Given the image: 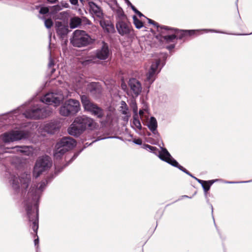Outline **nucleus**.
<instances>
[{"label":"nucleus","instance_id":"f257e3e1","mask_svg":"<svg viewBox=\"0 0 252 252\" xmlns=\"http://www.w3.org/2000/svg\"><path fill=\"white\" fill-rule=\"evenodd\" d=\"M12 188L16 191L21 190L23 192L28 191L26 204L27 215L29 221L32 222V228L35 233H37L38 228V209L37 202L40 195L46 186L45 182H41L39 186L32 185L28 189L31 183V176L29 174L24 173L18 179L15 176H12L10 180Z\"/></svg>","mask_w":252,"mask_h":252},{"label":"nucleus","instance_id":"f03ea898","mask_svg":"<svg viewBox=\"0 0 252 252\" xmlns=\"http://www.w3.org/2000/svg\"><path fill=\"white\" fill-rule=\"evenodd\" d=\"M97 126L96 123L91 118L82 116L76 117L68 128L70 135L78 136L87 129L93 130Z\"/></svg>","mask_w":252,"mask_h":252},{"label":"nucleus","instance_id":"7ed1b4c3","mask_svg":"<svg viewBox=\"0 0 252 252\" xmlns=\"http://www.w3.org/2000/svg\"><path fill=\"white\" fill-rule=\"evenodd\" d=\"M52 165L51 158L44 156L39 157L36 160L33 169V176L35 178L38 177L43 172L50 168Z\"/></svg>","mask_w":252,"mask_h":252},{"label":"nucleus","instance_id":"20e7f679","mask_svg":"<svg viewBox=\"0 0 252 252\" xmlns=\"http://www.w3.org/2000/svg\"><path fill=\"white\" fill-rule=\"evenodd\" d=\"M94 41L85 31L76 30L70 39L71 43L75 47H81L88 45Z\"/></svg>","mask_w":252,"mask_h":252},{"label":"nucleus","instance_id":"39448f33","mask_svg":"<svg viewBox=\"0 0 252 252\" xmlns=\"http://www.w3.org/2000/svg\"><path fill=\"white\" fill-rule=\"evenodd\" d=\"M53 110L49 106L41 108L37 105L27 110L24 115L28 118L39 119L50 116Z\"/></svg>","mask_w":252,"mask_h":252},{"label":"nucleus","instance_id":"423d86ee","mask_svg":"<svg viewBox=\"0 0 252 252\" xmlns=\"http://www.w3.org/2000/svg\"><path fill=\"white\" fill-rule=\"evenodd\" d=\"M68 96V92L63 94L60 91H57L46 94L41 98V101L49 105L54 104L55 106H56L59 105L64 98Z\"/></svg>","mask_w":252,"mask_h":252},{"label":"nucleus","instance_id":"0eeeda50","mask_svg":"<svg viewBox=\"0 0 252 252\" xmlns=\"http://www.w3.org/2000/svg\"><path fill=\"white\" fill-rule=\"evenodd\" d=\"M81 98L83 106L86 111L90 112L92 115L98 118L102 117L103 111L101 108L91 102L86 95H82Z\"/></svg>","mask_w":252,"mask_h":252},{"label":"nucleus","instance_id":"6e6552de","mask_svg":"<svg viewBox=\"0 0 252 252\" xmlns=\"http://www.w3.org/2000/svg\"><path fill=\"white\" fill-rule=\"evenodd\" d=\"M28 137L27 132L17 130H12L3 134L2 139L5 142L18 141Z\"/></svg>","mask_w":252,"mask_h":252},{"label":"nucleus","instance_id":"1a4fd4ad","mask_svg":"<svg viewBox=\"0 0 252 252\" xmlns=\"http://www.w3.org/2000/svg\"><path fill=\"white\" fill-rule=\"evenodd\" d=\"M158 156L161 160L166 162L174 167H177L186 174L188 172L185 168L179 165L178 162L172 157L166 149H162Z\"/></svg>","mask_w":252,"mask_h":252},{"label":"nucleus","instance_id":"9d476101","mask_svg":"<svg viewBox=\"0 0 252 252\" xmlns=\"http://www.w3.org/2000/svg\"><path fill=\"white\" fill-rule=\"evenodd\" d=\"M122 19L116 24V28L119 34L122 35H126L130 33L131 31L130 24L127 22L126 17L123 14H121Z\"/></svg>","mask_w":252,"mask_h":252},{"label":"nucleus","instance_id":"9b49d317","mask_svg":"<svg viewBox=\"0 0 252 252\" xmlns=\"http://www.w3.org/2000/svg\"><path fill=\"white\" fill-rule=\"evenodd\" d=\"M160 63L159 60H156L152 63L150 68L146 75V81L149 84H151L155 80L156 75L159 72L160 68L158 70V66Z\"/></svg>","mask_w":252,"mask_h":252},{"label":"nucleus","instance_id":"f8f14e48","mask_svg":"<svg viewBox=\"0 0 252 252\" xmlns=\"http://www.w3.org/2000/svg\"><path fill=\"white\" fill-rule=\"evenodd\" d=\"M8 153L21 154L23 155L32 156L34 154V150L32 147L30 146H15L11 149Z\"/></svg>","mask_w":252,"mask_h":252},{"label":"nucleus","instance_id":"ddd939ff","mask_svg":"<svg viewBox=\"0 0 252 252\" xmlns=\"http://www.w3.org/2000/svg\"><path fill=\"white\" fill-rule=\"evenodd\" d=\"M95 55L96 57L100 60H106L110 55L108 44L102 42V46L96 50Z\"/></svg>","mask_w":252,"mask_h":252},{"label":"nucleus","instance_id":"4468645a","mask_svg":"<svg viewBox=\"0 0 252 252\" xmlns=\"http://www.w3.org/2000/svg\"><path fill=\"white\" fill-rule=\"evenodd\" d=\"M55 28L57 35L62 38L66 35L69 32L67 25L61 21L55 22Z\"/></svg>","mask_w":252,"mask_h":252},{"label":"nucleus","instance_id":"2eb2a0df","mask_svg":"<svg viewBox=\"0 0 252 252\" xmlns=\"http://www.w3.org/2000/svg\"><path fill=\"white\" fill-rule=\"evenodd\" d=\"M90 13L99 19L103 17V13L101 8L93 1H89L88 3Z\"/></svg>","mask_w":252,"mask_h":252},{"label":"nucleus","instance_id":"dca6fc26","mask_svg":"<svg viewBox=\"0 0 252 252\" xmlns=\"http://www.w3.org/2000/svg\"><path fill=\"white\" fill-rule=\"evenodd\" d=\"M129 86L134 95L137 96L139 95L142 90L140 83L136 79L132 78L129 81Z\"/></svg>","mask_w":252,"mask_h":252},{"label":"nucleus","instance_id":"f3484780","mask_svg":"<svg viewBox=\"0 0 252 252\" xmlns=\"http://www.w3.org/2000/svg\"><path fill=\"white\" fill-rule=\"evenodd\" d=\"M59 145H62L67 151L72 149L76 146V141L72 138L69 137H64L59 142Z\"/></svg>","mask_w":252,"mask_h":252},{"label":"nucleus","instance_id":"a211bd4d","mask_svg":"<svg viewBox=\"0 0 252 252\" xmlns=\"http://www.w3.org/2000/svg\"><path fill=\"white\" fill-rule=\"evenodd\" d=\"M65 103L72 114L77 113L80 109V103L78 100L70 99Z\"/></svg>","mask_w":252,"mask_h":252},{"label":"nucleus","instance_id":"6ab92c4d","mask_svg":"<svg viewBox=\"0 0 252 252\" xmlns=\"http://www.w3.org/2000/svg\"><path fill=\"white\" fill-rule=\"evenodd\" d=\"M59 125L56 122H51L46 124L44 126V130L49 133H53L58 129Z\"/></svg>","mask_w":252,"mask_h":252},{"label":"nucleus","instance_id":"aec40b11","mask_svg":"<svg viewBox=\"0 0 252 252\" xmlns=\"http://www.w3.org/2000/svg\"><path fill=\"white\" fill-rule=\"evenodd\" d=\"M100 25L103 29L108 33H113L115 32V28L113 24L109 22H106L100 19Z\"/></svg>","mask_w":252,"mask_h":252},{"label":"nucleus","instance_id":"412c9836","mask_svg":"<svg viewBox=\"0 0 252 252\" xmlns=\"http://www.w3.org/2000/svg\"><path fill=\"white\" fill-rule=\"evenodd\" d=\"M67 151L64 148L63 146L59 145V143H57L56 145V149L54 152V156L56 158H59L61 157Z\"/></svg>","mask_w":252,"mask_h":252},{"label":"nucleus","instance_id":"4be33fe9","mask_svg":"<svg viewBox=\"0 0 252 252\" xmlns=\"http://www.w3.org/2000/svg\"><path fill=\"white\" fill-rule=\"evenodd\" d=\"M131 127L135 130H141L142 126L138 116H133V122L131 124Z\"/></svg>","mask_w":252,"mask_h":252},{"label":"nucleus","instance_id":"5701e85b","mask_svg":"<svg viewBox=\"0 0 252 252\" xmlns=\"http://www.w3.org/2000/svg\"><path fill=\"white\" fill-rule=\"evenodd\" d=\"M147 126L150 130L153 133H155L158 126L157 122L155 118L151 117Z\"/></svg>","mask_w":252,"mask_h":252},{"label":"nucleus","instance_id":"b1692460","mask_svg":"<svg viewBox=\"0 0 252 252\" xmlns=\"http://www.w3.org/2000/svg\"><path fill=\"white\" fill-rule=\"evenodd\" d=\"M142 147L143 149L146 150L147 151L154 153L155 154L158 155V157L159 154L161 151V149L164 148L160 147V151H158L156 147L149 145L148 144H144Z\"/></svg>","mask_w":252,"mask_h":252},{"label":"nucleus","instance_id":"393cba45","mask_svg":"<svg viewBox=\"0 0 252 252\" xmlns=\"http://www.w3.org/2000/svg\"><path fill=\"white\" fill-rule=\"evenodd\" d=\"M142 147L143 149L146 150L147 151L154 153L155 154L158 155V157L159 154L161 151V149L164 148L160 147V151H158L156 147L149 145L148 144H144Z\"/></svg>","mask_w":252,"mask_h":252},{"label":"nucleus","instance_id":"a878e982","mask_svg":"<svg viewBox=\"0 0 252 252\" xmlns=\"http://www.w3.org/2000/svg\"><path fill=\"white\" fill-rule=\"evenodd\" d=\"M81 23V20L78 17L71 18L70 20V27L71 29H75L78 27Z\"/></svg>","mask_w":252,"mask_h":252},{"label":"nucleus","instance_id":"bb28decb","mask_svg":"<svg viewBox=\"0 0 252 252\" xmlns=\"http://www.w3.org/2000/svg\"><path fill=\"white\" fill-rule=\"evenodd\" d=\"M201 30H186L183 31L182 32H184V35H192L196 34L197 32H199ZM202 31H204L205 32H218L213 30H202ZM222 33V32H220Z\"/></svg>","mask_w":252,"mask_h":252},{"label":"nucleus","instance_id":"cd10ccee","mask_svg":"<svg viewBox=\"0 0 252 252\" xmlns=\"http://www.w3.org/2000/svg\"><path fill=\"white\" fill-rule=\"evenodd\" d=\"M149 23L154 25L157 28V30L158 32H160V30H171V31H175V30L170 29L169 27L165 26H163L161 27H159L158 24L152 20L147 18Z\"/></svg>","mask_w":252,"mask_h":252},{"label":"nucleus","instance_id":"c85d7f7f","mask_svg":"<svg viewBox=\"0 0 252 252\" xmlns=\"http://www.w3.org/2000/svg\"><path fill=\"white\" fill-rule=\"evenodd\" d=\"M60 113L63 116H67L71 113L65 103L61 107Z\"/></svg>","mask_w":252,"mask_h":252},{"label":"nucleus","instance_id":"c756f323","mask_svg":"<svg viewBox=\"0 0 252 252\" xmlns=\"http://www.w3.org/2000/svg\"><path fill=\"white\" fill-rule=\"evenodd\" d=\"M133 23L137 29H140L143 27V23L136 16H133Z\"/></svg>","mask_w":252,"mask_h":252},{"label":"nucleus","instance_id":"7c9ffc66","mask_svg":"<svg viewBox=\"0 0 252 252\" xmlns=\"http://www.w3.org/2000/svg\"><path fill=\"white\" fill-rule=\"evenodd\" d=\"M177 37L175 34H172L171 35H165L164 36V39L167 42H172Z\"/></svg>","mask_w":252,"mask_h":252},{"label":"nucleus","instance_id":"2f4dec72","mask_svg":"<svg viewBox=\"0 0 252 252\" xmlns=\"http://www.w3.org/2000/svg\"><path fill=\"white\" fill-rule=\"evenodd\" d=\"M53 23L51 19H46L44 21V25L46 28L50 29L53 26Z\"/></svg>","mask_w":252,"mask_h":252},{"label":"nucleus","instance_id":"473e14b6","mask_svg":"<svg viewBox=\"0 0 252 252\" xmlns=\"http://www.w3.org/2000/svg\"><path fill=\"white\" fill-rule=\"evenodd\" d=\"M202 187L203 188L204 191L207 192L210 189L211 185L209 184V182L207 181H205L204 183L202 185Z\"/></svg>","mask_w":252,"mask_h":252},{"label":"nucleus","instance_id":"72a5a7b5","mask_svg":"<svg viewBox=\"0 0 252 252\" xmlns=\"http://www.w3.org/2000/svg\"><path fill=\"white\" fill-rule=\"evenodd\" d=\"M132 105L133 112L134 113L133 116H138L137 106L136 104L134 101H133L132 102Z\"/></svg>","mask_w":252,"mask_h":252},{"label":"nucleus","instance_id":"f704fd0d","mask_svg":"<svg viewBox=\"0 0 252 252\" xmlns=\"http://www.w3.org/2000/svg\"><path fill=\"white\" fill-rule=\"evenodd\" d=\"M87 85L88 86V90L90 92H92L93 91V90L95 89L97 85L96 83L92 82L90 84H88Z\"/></svg>","mask_w":252,"mask_h":252},{"label":"nucleus","instance_id":"c9c22d12","mask_svg":"<svg viewBox=\"0 0 252 252\" xmlns=\"http://www.w3.org/2000/svg\"><path fill=\"white\" fill-rule=\"evenodd\" d=\"M49 12V8L47 7L41 6L39 10V13L42 14H45Z\"/></svg>","mask_w":252,"mask_h":252},{"label":"nucleus","instance_id":"e433bc0d","mask_svg":"<svg viewBox=\"0 0 252 252\" xmlns=\"http://www.w3.org/2000/svg\"><path fill=\"white\" fill-rule=\"evenodd\" d=\"M52 8L54 11H58L62 9V7L61 5H54L52 7Z\"/></svg>","mask_w":252,"mask_h":252},{"label":"nucleus","instance_id":"4c0bfd02","mask_svg":"<svg viewBox=\"0 0 252 252\" xmlns=\"http://www.w3.org/2000/svg\"><path fill=\"white\" fill-rule=\"evenodd\" d=\"M133 143L137 145H141L142 143V140L140 138L138 139H135L133 141Z\"/></svg>","mask_w":252,"mask_h":252},{"label":"nucleus","instance_id":"58836bf2","mask_svg":"<svg viewBox=\"0 0 252 252\" xmlns=\"http://www.w3.org/2000/svg\"><path fill=\"white\" fill-rule=\"evenodd\" d=\"M147 111V110L146 109L140 110L139 111V116H140L141 118H142L143 117L144 113Z\"/></svg>","mask_w":252,"mask_h":252},{"label":"nucleus","instance_id":"ea45409f","mask_svg":"<svg viewBox=\"0 0 252 252\" xmlns=\"http://www.w3.org/2000/svg\"><path fill=\"white\" fill-rule=\"evenodd\" d=\"M62 7V9L64 7V8H67L69 7V4L66 2H62L61 3V4Z\"/></svg>","mask_w":252,"mask_h":252},{"label":"nucleus","instance_id":"a19ab883","mask_svg":"<svg viewBox=\"0 0 252 252\" xmlns=\"http://www.w3.org/2000/svg\"><path fill=\"white\" fill-rule=\"evenodd\" d=\"M194 179H195L199 183H200L201 185L204 183L205 181H203L200 179H197L196 177H193Z\"/></svg>","mask_w":252,"mask_h":252},{"label":"nucleus","instance_id":"79ce46f5","mask_svg":"<svg viewBox=\"0 0 252 252\" xmlns=\"http://www.w3.org/2000/svg\"><path fill=\"white\" fill-rule=\"evenodd\" d=\"M70 1L73 5H77L78 3V0H70Z\"/></svg>","mask_w":252,"mask_h":252},{"label":"nucleus","instance_id":"37998d69","mask_svg":"<svg viewBox=\"0 0 252 252\" xmlns=\"http://www.w3.org/2000/svg\"><path fill=\"white\" fill-rule=\"evenodd\" d=\"M130 6L132 9L137 14L138 12V10L132 4H131Z\"/></svg>","mask_w":252,"mask_h":252},{"label":"nucleus","instance_id":"c03bdc74","mask_svg":"<svg viewBox=\"0 0 252 252\" xmlns=\"http://www.w3.org/2000/svg\"><path fill=\"white\" fill-rule=\"evenodd\" d=\"M251 182V181L240 182V183H248V182ZM226 183H228V184H233V183H237L238 182H227Z\"/></svg>","mask_w":252,"mask_h":252},{"label":"nucleus","instance_id":"a18cd8bd","mask_svg":"<svg viewBox=\"0 0 252 252\" xmlns=\"http://www.w3.org/2000/svg\"><path fill=\"white\" fill-rule=\"evenodd\" d=\"M218 181V180H211V181H207L208 182H209V184L211 185V186L214 183H215L216 181Z\"/></svg>","mask_w":252,"mask_h":252},{"label":"nucleus","instance_id":"49530a36","mask_svg":"<svg viewBox=\"0 0 252 252\" xmlns=\"http://www.w3.org/2000/svg\"><path fill=\"white\" fill-rule=\"evenodd\" d=\"M53 64H54V63H53V61L51 59H50V62L48 64L49 66L51 67L53 65Z\"/></svg>","mask_w":252,"mask_h":252},{"label":"nucleus","instance_id":"de8ad7c7","mask_svg":"<svg viewBox=\"0 0 252 252\" xmlns=\"http://www.w3.org/2000/svg\"><path fill=\"white\" fill-rule=\"evenodd\" d=\"M34 245L35 246L37 245L38 244V242H39L38 238H37V239H35L34 240Z\"/></svg>","mask_w":252,"mask_h":252},{"label":"nucleus","instance_id":"09e8293b","mask_svg":"<svg viewBox=\"0 0 252 252\" xmlns=\"http://www.w3.org/2000/svg\"><path fill=\"white\" fill-rule=\"evenodd\" d=\"M121 104L122 105V107H123V106H124L125 107H126V104L125 101H122L121 102Z\"/></svg>","mask_w":252,"mask_h":252},{"label":"nucleus","instance_id":"8fccbe9b","mask_svg":"<svg viewBox=\"0 0 252 252\" xmlns=\"http://www.w3.org/2000/svg\"><path fill=\"white\" fill-rule=\"evenodd\" d=\"M137 14H138L140 17H141L142 16H144V15L139 11L137 12Z\"/></svg>","mask_w":252,"mask_h":252},{"label":"nucleus","instance_id":"3c124183","mask_svg":"<svg viewBox=\"0 0 252 252\" xmlns=\"http://www.w3.org/2000/svg\"><path fill=\"white\" fill-rule=\"evenodd\" d=\"M47 1L51 3H54L57 1V0H47Z\"/></svg>","mask_w":252,"mask_h":252},{"label":"nucleus","instance_id":"603ef678","mask_svg":"<svg viewBox=\"0 0 252 252\" xmlns=\"http://www.w3.org/2000/svg\"><path fill=\"white\" fill-rule=\"evenodd\" d=\"M77 156V155H74V156L72 157L70 162H71L74 159H75Z\"/></svg>","mask_w":252,"mask_h":252},{"label":"nucleus","instance_id":"864d4df0","mask_svg":"<svg viewBox=\"0 0 252 252\" xmlns=\"http://www.w3.org/2000/svg\"><path fill=\"white\" fill-rule=\"evenodd\" d=\"M66 14V12H61V13H60L59 15H61V16H63V15H65V14Z\"/></svg>","mask_w":252,"mask_h":252},{"label":"nucleus","instance_id":"5fc2aeb1","mask_svg":"<svg viewBox=\"0 0 252 252\" xmlns=\"http://www.w3.org/2000/svg\"><path fill=\"white\" fill-rule=\"evenodd\" d=\"M125 0L128 5H130L131 6V4H132L130 2V1L128 0Z\"/></svg>","mask_w":252,"mask_h":252},{"label":"nucleus","instance_id":"6e6d98bb","mask_svg":"<svg viewBox=\"0 0 252 252\" xmlns=\"http://www.w3.org/2000/svg\"><path fill=\"white\" fill-rule=\"evenodd\" d=\"M60 172V170H58V168L57 167H56V168H55V172L56 173H57V172Z\"/></svg>","mask_w":252,"mask_h":252},{"label":"nucleus","instance_id":"4d7b16f0","mask_svg":"<svg viewBox=\"0 0 252 252\" xmlns=\"http://www.w3.org/2000/svg\"><path fill=\"white\" fill-rule=\"evenodd\" d=\"M188 175H189L190 176L192 177V178L194 177V176H193L189 172H188L187 173Z\"/></svg>","mask_w":252,"mask_h":252},{"label":"nucleus","instance_id":"13d9d810","mask_svg":"<svg viewBox=\"0 0 252 252\" xmlns=\"http://www.w3.org/2000/svg\"><path fill=\"white\" fill-rule=\"evenodd\" d=\"M188 175H189L190 176L192 177V178L194 177V176H193L189 172H188L187 173Z\"/></svg>","mask_w":252,"mask_h":252},{"label":"nucleus","instance_id":"bf43d9fd","mask_svg":"<svg viewBox=\"0 0 252 252\" xmlns=\"http://www.w3.org/2000/svg\"><path fill=\"white\" fill-rule=\"evenodd\" d=\"M188 175H189L190 176L192 177V178L194 177V176H193L189 172H188L187 173Z\"/></svg>","mask_w":252,"mask_h":252},{"label":"nucleus","instance_id":"052dcab7","mask_svg":"<svg viewBox=\"0 0 252 252\" xmlns=\"http://www.w3.org/2000/svg\"><path fill=\"white\" fill-rule=\"evenodd\" d=\"M123 113L124 114H126V110H124L123 112Z\"/></svg>","mask_w":252,"mask_h":252},{"label":"nucleus","instance_id":"680f3d73","mask_svg":"<svg viewBox=\"0 0 252 252\" xmlns=\"http://www.w3.org/2000/svg\"><path fill=\"white\" fill-rule=\"evenodd\" d=\"M182 197L188 198V197H188V196H187V195H184V196H182Z\"/></svg>","mask_w":252,"mask_h":252},{"label":"nucleus","instance_id":"e2e57ef3","mask_svg":"<svg viewBox=\"0 0 252 252\" xmlns=\"http://www.w3.org/2000/svg\"><path fill=\"white\" fill-rule=\"evenodd\" d=\"M122 87H123V88H124V87H126V86H123V85H122Z\"/></svg>","mask_w":252,"mask_h":252},{"label":"nucleus","instance_id":"0e129e2a","mask_svg":"<svg viewBox=\"0 0 252 252\" xmlns=\"http://www.w3.org/2000/svg\"><path fill=\"white\" fill-rule=\"evenodd\" d=\"M122 87H123V88H124V87H126V86H123V85H122Z\"/></svg>","mask_w":252,"mask_h":252},{"label":"nucleus","instance_id":"69168bd1","mask_svg":"<svg viewBox=\"0 0 252 252\" xmlns=\"http://www.w3.org/2000/svg\"><path fill=\"white\" fill-rule=\"evenodd\" d=\"M81 1H82V0H80Z\"/></svg>","mask_w":252,"mask_h":252}]
</instances>
